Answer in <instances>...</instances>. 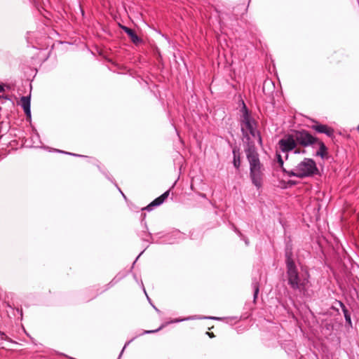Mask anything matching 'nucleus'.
Listing matches in <instances>:
<instances>
[{"mask_svg":"<svg viewBox=\"0 0 359 359\" xmlns=\"http://www.w3.org/2000/svg\"><path fill=\"white\" fill-rule=\"evenodd\" d=\"M285 264L287 280L290 287L304 296L308 295L309 289L311 286L309 271L306 269L302 268L301 272H299L291 250L285 252Z\"/></svg>","mask_w":359,"mask_h":359,"instance_id":"f257e3e1","label":"nucleus"},{"mask_svg":"<svg viewBox=\"0 0 359 359\" xmlns=\"http://www.w3.org/2000/svg\"><path fill=\"white\" fill-rule=\"evenodd\" d=\"M242 116L241 121V130L244 136L247 137L249 133L252 137L257 138L259 144L262 145V140L259 132L257 130L256 123L251 117L249 111L243 102V107L241 109Z\"/></svg>","mask_w":359,"mask_h":359,"instance_id":"f03ea898","label":"nucleus"},{"mask_svg":"<svg viewBox=\"0 0 359 359\" xmlns=\"http://www.w3.org/2000/svg\"><path fill=\"white\" fill-rule=\"evenodd\" d=\"M289 177L304 178L313 175L318 171L315 161L311 158H305L297 166L290 170H283Z\"/></svg>","mask_w":359,"mask_h":359,"instance_id":"7ed1b4c3","label":"nucleus"},{"mask_svg":"<svg viewBox=\"0 0 359 359\" xmlns=\"http://www.w3.org/2000/svg\"><path fill=\"white\" fill-rule=\"evenodd\" d=\"M292 134L297 142V145L299 144L304 147L313 146L318 141V138L313 137L307 130H293Z\"/></svg>","mask_w":359,"mask_h":359,"instance_id":"20e7f679","label":"nucleus"},{"mask_svg":"<svg viewBox=\"0 0 359 359\" xmlns=\"http://www.w3.org/2000/svg\"><path fill=\"white\" fill-rule=\"evenodd\" d=\"M264 170V168L262 163L250 168V180L257 189H260L262 186Z\"/></svg>","mask_w":359,"mask_h":359,"instance_id":"39448f33","label":"nucleus"},{"mask_svg":"<svg viewBox=\"0 0 359 359\" xmlns=\"http://www.w3.org/2000/svg\"><path fill=\"white\" fill-rule=\"evenodd\" d=\"M246 158L249 163V166L252 167L261 164L259 154L252 142H248L247 147L245 149Z\"/></svg>","mask_w":359,"mask_h":359,"instance_id":"423d86ee","label":"nucleus"},{"mask_svg":"<svg viewBox=\"0 0 359 359\" xmlns=\"http://www.w3.org/2000/svg\"><path fill=\"white\" fill-rule=\"evenodd\" d=\"M280 149L285 153L293 150L296 146L297 142L292 134V132L284 136L278 142Z\"/></svg>","mask_w":359,"mask_h":359,"instance_id":"0eeeda50","label":"nucleus"},{"mask_svg":"<svg viewBox=\"0 0 359 359\" xmlns=\"http://www.w3.org/2000/svg\"><path fill=\"white\" fill-rule=\"evenodd\" d=\"M311 128L319 133H324L327 136L332 137L334 136V130L333 128L323 124H316L311 126Z\"/></svg>","mask_w":359,"mask_h":359,"instance_id":"6e6552de","label":"nucleus"},{"mask_svg":"<svg viewBox=\"0 0 359 359\" xmlns=\"http://www.w3.org/2000/svg\"><path fill=\"white\" fill-rule=\"evenodd\" d=\"M168 196L169 191H166L159 197L154 199L151 203H150L147 207H145L142 210H147L148 211L152 210L154 207H156L161 205L164 202V201L168 197Z\"/></svg>","mask_w":359,"mask_h":359,"instance_id":"1a4fd4ad","label":"nucleus"},{"mask_svg":"<svg viewBox=\"0 0 359 359\" xmlns=\"http://www.w3.org/2000/svg\"><path fill=\"white\" fill-rule=\"evenodd\" d=\"M21 106L27 118H31L30 96H23L20 99Z\"/></svg>","mask_w":359,"mask_h":359,"instance_id":"9d476101","label":"nucleus"},{"mask_svg":"<svg viewBox=\"0 0 359 359\" xmlns=\"http://www.w3.org/2000/svg\"><path fill=\"white\" fill-rule=\"evenodd\" d=\"M123 30L129 36L133 43L137 44L142 41L141 39L130 28L123 26Z\"/></svg>","mask_w":359,"mask_h":359,"instance_id":"9b49d317","label":"nucleus"},{"mask_svg":"<svg viewBox=\"0 0 359 359\" xmlns=\"http://www.w3.org/2000/svg\"><path fill=\"white\" fill-rule=\"evenodd\" d=\"M316 144L319 146V149L317 151L316 155L320 156L322 158H324L327 154L326 146L322 141L319 140L318 139Z\"/></svg>","mask_w":359,"mask_h":359,"instance_id":"f8f14e48","label":"nucleus"},{"mask_svg":"<svg viewBox=\"0 0 359 359\" xmlns=\"http://www.w3.org/2000/svg\"><path fill=\"white\" fill-rule=\"evenodd\" d=\"M252 287L254 290V300H255L257 297V295H258V293L259 291V282L257 281V280L255 279L252 280Z\"/></svg>","mask_w":359,"mask_h":359,"instance_id":"ddd939ff","label":"nucleus"},{"mask_svg":"<svg viewBox=\"0 0 359 359\" xmlns=\"http://www.w3.org/2000/svg\"><path fill=\"white\" fill-rule=\"evenodd\" d=\"M233 163L236 168L238 169L241 165V158L239 155H236L235 150L233 151Z\"/></svg>","mask_w":359,"mask_h":359,"instance_id":"4468645a","label":"nucleus"},{"mask_svg":"<svg viewBox=\"0 0 359 359\" xmlns=\"http://www.w3.org/2000/svg\"><path fill=\"white\" fill-rule=\"evenodd\" d=\"M277 159H278V162L279 165L282 167L283 165V161L280 154H277Z\"/></svg>","mask_w":359,"mask_h":359,"instance_id":"2eb2a0df","label":"nucleus"},{"mask_svg":"<svg viewBox=\"0 0 359 359\" xmlns=\"http://www.w3.org/2000/svg\"><path fill=\"white\" fill-rule=\"evenodd\" d=\"M344 316H345V318H346V321L351 322V318L347 314V311L346 309H344Z\"/></svg>","mask_w":359,"mask_h":359,"instance_id":"dca6fc26","label":"nucleus"},{"mask_svg":"<svg viewBox=\"0 0 359 359\" xmlns=\"http://www.w3.org/2000/svg\"><path fill=\"white\" fill-rule=\"evenodd\" d=\"M59 152H62V151H58ZM62 153H65V154H69V155H72V156H78L77 154H72V153H68V152H64L62 151Z\"/></svg>","mask_w":359,"mask_h":359,"instance_id":"f3484780","label":"nucleus"},{"mask_svg":"<svg viewBox=\"0 0 359 359\" xmlns=\"http://www.w3.org/2000/svg\"><path fill=\"white\" fill-rule=\"evenodd\" d=\"M235 231L240 236L243 237L242 233L238 229H236Z\"/></svg>","mask_w":359,"mask_h":359,"instance_id":"a211bd4d","label":"nucleus"},{"mask_svg":"<svg viewBox=\"0 0 359 359\" xmlns=\"http://www.w3.org/2000/svg\"><path fill=\"white\" fill-rule=\"evenodd\" d=\"M4 90V88L3 86L0 85V93L3 92Z\"/></svg>","mask_w":359,"mask_h":359,"instance_id":"6ab92c4d","label":"nucleus"},{"mask_svg":"<svg viewBox=\"0 0 359 359\" xmlns=\"http://www.w3.org/2000/svg\"><path fill=\"white\" fill-rule=\"evenodd\" d=\"M156 330H149V331H146L145 332L146 333H153V332H155Z\"/></svg>","mask_w":359,"mask_h":359,"instance_id":"aec40b11","label":"nucleus"},{"mask_svg":"<svg viewBox=\"0 0 359 359\" xmlns=\"http://www.w3.org/2000/svg\"><path fill=\"white\" fill-rule=\"evenodd\" d=\"M208 318L214 319V320H218L219 319V318H217V317H209Z\"/></svg>","mask_w":359,"mask_h":359,"instance_id":"412c9836","label":"nucleus"},{"mask_svg":"<svg viewBox=\"0 0 359 359\" xmlns=\"http://www.w3.org/2000/svg\"><path fill=\"white\" fill-rule=\"evenodd\" d=\"M243 240H244V241H245V244H246V245H248V243H249L248 240V239H246V238H245V239L243 238Z\"/></svg>","mask_w":359,"mask_h":359,"instance_id":"4be33fe9","label":"nucleus"},{"mask_svg":"<svg viewBox=\"0 0 359 359\" xmlns=\"http://www.w3.org/2000/svg\"><path fill=\"white\" fill-rule=\"evenodd\" d=\"M207 333H208V334H209L210 336L213 335V333H211V334H210V332H207Z\"/></svg>","mask_w":359,"mask_h":359,"instance_id":"5701e85b","label":"nucleus"},{"mask_svg":"<svg viewBox=\"0 0 359 359\" xmlns=\"http://www.w3.org/2000/svg\"><path fill=\"white\" fill-rule=\"evenodd\" d=\"M207 333H208V334H209L210 336L213 335V333H211V334H210V332H207Z\"/></svg>","mask_w":359,"mask_h":359,"instance_id":"b1692460","label":"nucleus"},{"mask_svg":"<svg viewBox=\"0 0 359 359\" xmlns=\"http://www.w3.org/2000/svg\"><path fill=\"white\" fill-rule=\"evenodd\" d=\"M207 333H208V334H209L210 336L213 335V333H211V334H210V332H207Z\"/></svg>","mask_w":359,"mask_h":359,"instance_id":"393cba45","label":"nucleus"},{"mask_svg":"<svg viewBox=\"0 0 359 359\" xmlns=\"http://www.w3.org/2000/svg\"><path fill=\"white\" fill-rule=\"evenodd\" d=\"M357 130H358V133H359V125H358V127H357Z\"/></svg>","mask_w":359,"mask_h":359,"instance_id":"a878e982","label":"nucleus"},{"mask_svg":"<svg viewBox=\"0 0 359 359\" xmlns=\"http://www.w3.org/2000/svg\"><path fill=\"white\" fill-rule=\"evenodd\" d=\"M68 359H74V358L72 357H69Z\"/></svg>","mask_w":359,"mask_h":359,"instance_id":"bb28decb","label":"nucleus"},{"mask_svg":"<svg viewBox=\"0 0 359 359\" xmlns=\"http://www.w3.org/2000/svg\"><path fill=\"white\" fill-rule=\"evenodd\" d=\"M155 310L158 311L157 308H156L154 306H153Z\"/></svg>","mask_w":359,"mask_h":359,"instance_id":"cd10ccee","label":"nucleus"}]
</instances>
